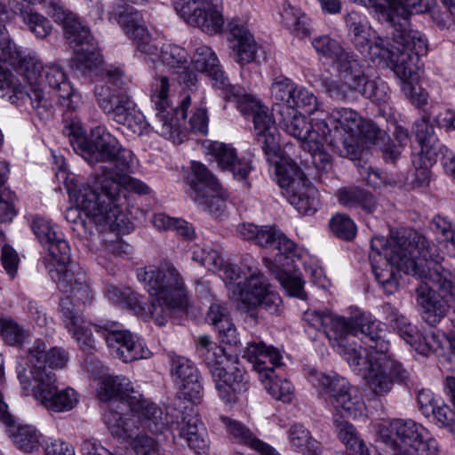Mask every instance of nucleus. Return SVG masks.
<instances>
[{
    "mask_svg": "<svg viewBox=\"0 0 455 455\" xmlns=\"http://www.w3.org/2000/svg\"><path fill=\"white\" fill-rule=\"evenodd\" d=\"M69 138L73 149L82 156L90 164L97 163H114V171H127L132 160V152L122 148L118 140L105 127L97 126L91 132L88 140L79 121L71 119L62 131Z\"/></svg>",
    "mask_w": 455,
    "mask_h": 455,
    "instance_id": "7",
    "label": "nucleus"
},
{
    "mask_svg": "<svg viewBox=\"0 0 455 455\" xmlns=\"http://www.w3.org/2000/svg\"><path fill=\"white\" fill-rule=\"evenodd\" d=\"M12 420L6 424L8 427L9 436L12 442L24 451L31 452L37 450L40 446V435L33 426L15 427Z\"/></svg>",
    "mask_w": 455,
    "mask_h": 455,
    "instance_id": "48",
    "label": "nucleus"
},
{
    "mask_svg": "<svg viewBox=\"0 0 455 455\" xmlns=\"http://www.w3.org/2000/svg\"><path fill=\"white\" fill-rule=\"evenodd\" d=\"M416 140L420 147L417 153L412 155L413 165L423 167L422 173L426 176V167H431L438 158V149L443 146L435 133V127L430 124V114H424L415 123Z\"/></svg>",
    "mask_w": 455,
    "mask_h": 455,
    "instance_id": "27",
    "label": "nucleus"
},
{
    "mask_svg": "<svg viewBox=\"0 0 455 455\" xmlns=\"http://www.w3.org/2000/svg\"><path fill=\"white\" fill-rule=\"evenodd\" d=\"M330 136L324 138L329 145L341 156L355 159L360 154L359 134L362 117L359 114L346 108H334L329 115Z\"/></svg>",
    "mask_w": 455,
    "mask_h": 455,
    "instance_id": "17",
    "label": "nucleus"
},
{
    "mask_svg": "<svg viewBox=\"0 0 455 455\" xmlns=\"http://www.w3.org/2000/svg\"><path fill=\"white\" fill-rule=\"evenodd\" d=\"M17 376L26 394H31L47 410L54 412L68 411L78 402L77 393L73 388H58L53 372H34L27 369L26 364H20L17 366Z\"/></svg>",
    "mask_w": 455,
    "mask_h": 455,
    "instance_id": "14",
    "label": "nucleus"
},
{
    "mask_svg": "<svg viewBox=\"0 0 455 455\" xmlns=\"http://www.w3.org/2000/svg\"><path fill=\"white\" fill-rule=\"evenodd\" d=\"M27 3L45 5L46 12L55 22L63 27L67 44L76 54L74 68L83 75L96 71L102 58L88 28L82 25L76 15L67 9L60 0H24Z\"/></svg>",
    "mask_w": 455,
    "mask_h": 455,
    "instance_id": "8",
    "label": "nucleus"
},
{
    "mask_svg": "<svg viewBox=\"0 0 455 455\" xmlns=\"http://www.w3.org/2000/svg\"><path fill=\"white\" fill-rule=\"evenodd\" d=\"M388 23L393 28V42L397 45L391 49L387 39L377 36L374 42L367 46L372 54L391 66L398 78L405 79L410 76L411 68L415 66V60H418L420 55L427 53V39L420 32L410 29V23L405 20L403 22Z\"/></svg>",
    "mask_w": 455,
    "mask_h": 455,
    "instance_id": "9",
    "label": "nucleus"
},
{
    "mask_svg": "<svg viewBox=\"0 0 455 455\" xmlns=\"http://www.w3.org/2000/svg\"><path fill=\"white\" fill-rule=\"evenodd\" d=\"M414 75L413 66L410 76L405 79L399 78L401 81V90L413 106L421 108L427 104L428 93L420 86L412 84L411 79Z\"/></svg>",
    "mask_w": 455,
    "mask_h": 455,
    "instance_id": "56",
    "label": "nucleus"
},
{
    "mask_svg": "<svg viewBox=\"0 0 455 455\" xmlns=\"http://www.w3.org/2000/svg\"><path fill=\"white\" fill-rule=\"evenodd\" d=\"M8 172V164L0 160V222L11 221L16 215L13 204L5 199L7 193L3 191Z\"/></svg>",
    "mask_w": 455,
    "mask_h": 455,
    "instance_id": "62",
    "label": "nucleus"
},
{
    "mask_svg": "<svg viewBox=\"0 0 455 455\" xmlns=\"http://www.w3.org/2000/svg\"><path fill=\"white\" fill-rule=\"evenodd\" d=\"M243 357L254 363V369L259 375L269 377L272 367L281 366L282 355L272 346H267L263 341H251L247 343Z\"/></svg>",
    "mask_w": 455,
    "mask_h": 455,
    "instance_id": "36",
    "label": "nucleus"
},
{
    "mask_svg": "<svg viewBox=\"0 0 455 455\" xmlns=\"http://www.w3.org/2000/svg\"><path fill=\"white\" fill-rule=\"evenodd\" d=\"M379 147L385 161L394 162L401 154L400 146L395 145L385 131L380 130L373 122L362 120L359 138Z\"/></svg>",
    "mask_w": 455,
    "mask_h": 455,
    "instance_id": "41",
    "label": "nucleus"
},
{
    "mask_svg": "<svg viewBox=\"0 0 455 455\" xmlns=\"http://www.w3.org/2000/svg\"><path fill=\"white\" fill-rule=\"evenodd\" d=\"M347 330L339 352L355 370L367 366L365 378L370 389L377 395H385L395 383L409 379L408 371L390 351V344L381 338L382 323L370 314L358 313L346 320Z\"/></svg>",
    "mask_w": 455,
    "mask_h": 455,
    "instance_id": "3",
    "label": "nucleus"
},
{
    "mask_svg": "<svg viewBox=\"0 0 455 455\" xmlns=\"http://www.w3.org/2000/svg\"><path fill=\"white\" fill-rule=\"evenodd\" d=\"M187 183L191 188L190 197L193 200H201L202 194L211 189L216 191L219 181L205 165L199 162H192L190 172L187 177Z\"/></svg>",
    "mask_w": 455,
    "mask_h": 455,
    "instance_id": "43",
    "label": "nucleus"
},
{
    "mask_svg": "<svg viewBox=\"0 0 455 455\" xmlns=\"http://www.w3.org/2000/svg\"><path fill=\"white\" fill-rule=\"evenodd\" d=\"M108 12V20L116 22L123 31L136 42V48L142 53L156 54L157 48L150 44L149 33L140 12L124 3H114Z\"/></svg>",
    "mask_w": 455,
    "mask_h": 455,
    "instance_id": "22",
    "label": "nucleus"
},
{
    "mask_svg": "<svg viewBox=\"0 0 455 455\" xmlns=\"http://www.w3.org/2000/svg\"><path fill=\"white\" fill-rule=\"evenodd\" d=\"M309 381L333 407L341 409L344 417L357 419L364 415L365 404L358 389L338 374L311 371Z\"/></svg>",
    "mask_w": 455,
    "mask_h": 455,
    "instance_id": "15",
    "label": "nucleus"
},
{
    "mask_svg": "<svg viewBox=\"0 0 455 455\" xmlns=\"http://www.w3.org/2000/svg\"><path fill=\"white\" fill-rule=\"evenodd\" d=\"M6 13L5 6L0 3V61L9 63L20 72L28 82V86L42 84L45 68H44L40 60L33 57L24 56L12 43L3 24Z\"/></svg>",
    "mask_w": 455,
    "mask_h": 455,
    "instance_id": "21",
    "label": "nucleus"
},
{
    "mask_svg": "<svg viewBox=\"0 0 455 455\" xmlns=\"http://www.w3.org/2000/svg\"><path fill=\"white\" fill-rule=\"evenodd\" d=\"M415 295L421 317L430 326L437 325L452 308L438 289L435 290L426 283L415 289Z\"/></svg>",
    "mask_w": 455,
    "mask_h": 455,
    "instance_id": "29",
    "label": "nucleus"
},
{
    "mask_svg": "<svg viewBox=\"0 0 455 455\" xmlns=\"http://www.w3.org/2000/svg\"><path fill=\"white\" fill-rule=\"evenodd\" d=\"M369 259L374 277L387 295L398 291L400 271H403L435 283L455 313V274L443 266L438 247L424 235L374 236Z\"/></svg>",
    "mask_w": 455,
    "mask_h": 455,
    "instance_id": "1",
    "label": "nucleus"
},
{
    "mask_svg": "<svg viewBox=\"0 0 455 455\" xmlns=\"http://www.w3.org/2000/svg\"><path fill=\"white\" fill-rule=\"evenodd\" d=\"M137 277L153 298L147 309L144 298L126 289L121 306L135 315L150 316L157 325L162 326L167 323L173 311L187 306L184 279L172 264L166 263L159 268H140Z\"/></svg>",
    "mask_w": 455,
    "mask_h": 455,
    "instance_id": "4",
    "label": "nucleus"
},
{
    "mask_svg": "<svg viewBox=\"0 0 455 455\" xmlns=\"http://www.w3.org/2000/svg\"><path fill=\"white\" fill-rule=\"evenodd\" d=\"M44 76L49 86L57 92L59 99L61 100L60 104L75 110L81 101V97L67 80L62 68L58 65L47 66Z\"/></svg>",
    "mask_w": 455,
    "mask_h": 455,
    "instance_id": "38",
    "label": "nucleus"
},
{
    "mask_svg": "<svg viewBox=\"0 0 455 455\" xmlns=\"http://www.w3.org/2000/svg\"><path fill=\"white\" fill-rule=\"evenodd\" d=\"M347 28L353 36V42L359 51L369 44V27L365 15L356 11H351L345 18Z\"/></svg>",
    "mask_w": 455,
    "mask_h": 455,
    "instance_id": "49",
    "label": "nucleus"
},
{
    "mask_svg": "<svg viewBox=\"0 0 455 455\" xmlns=\"http://www.w3.org/2000/svg\"><path fill=\"white\" fill-rule=\"evenodd\" d=\"M136 407L116 406L105 414V421L113 436L123 440H133L146 429L158 435L168 427L169 419L156 403L144 400L136 402Z\"/></svg>",
    "mask_w": 455,
    "mask_h": 455,
    "instance_id": "11",
    "label": "nucleus"
},
{
    "mask_svg": "<svg viewBox=\"0 0 455 455\" xmlns=\"http://www.w3.org/2000/svg\"><path fill=\"white\" fill-rule=\"evenodd\" d=\"M87 188L90 190H96L94 180L92 186L82 185L73 190L72 196L75 197L76 206L68 208L65 212V219L68 222L72 224L71 229L73 232L76 233L78 237L86 239L88 235L92 234V229L96 225L112 223L115 221L113 216H110V214H104V212H100L101 211L100 209L99 203H100V201H105L104 198H101L100 200L92 199V203L97 206V208L94 207L95 211H90L85 208L86 204H84L80 199H82L81 196H84V189ZM86 197L88 198L89 196ZM88 199L92 201L91 198Z\"/></svg>",
    "mask_w": 455,
    "mask_h": 455,
    "instance_id": "24",
    "label": "nucleus"
},
{
    "mask_svg": "<svg viewBox=\"0 0 455 455\" xmlns=\"http://www.w3.org/2000/svg\"><path fill=\"white\" fill-rule=\"evenodd\" d=\"M220 420L224 424L227 433L233 442L247 445L253 450L267 451L269 449L268 444L258 439L251 430L240 421L225 416H221Z\"/></svg>",
    "mask_w": 455,
    "mask_h": 455,
    "instance_id": "46",
    "label": "nucleus"
},
{
    "mask_svg": "<svg viewBox=\"0 0 455 455\" xmlns=\"http://www.w3.org/2000/svg\"><path fill=\"white\" fill-rule=\"evenodd\" d=\"M198 402L191 400L183 401L174 398L172 408L164 416L170 417L169 425L177 424L178 434H173L184 440L186 444L197 455L206 454L208 451V439L205 427L201 422L195 404Z\"/></svg>",
    "mask_w": 455,
    "mask_h": 455,
    "instance_id": "18",
    "label": "nucleus"
},
{
    "mask_svg": "<svg viewBox=\"0 0 455 455\" xmlns=\"http://www.w3.org/2000/svg\"><path fill=\"white\" fill-rule=\"evenodd\" d=\"M324 142L329 144L327 140L320 138L312 143L305 144L303 148L309 152L312 164L319 172H327L331 166L330 155L323 150Z\"/></svg>",
    "mask_w": 455,
    "mask_h": 455,
    "instance_id": "58",
    "label": "nucleus"
},
{
    "mask_svg": "<svg viewBox=\"0 0 455 455\" xmlns=\"http://www.w3.org/2000/svg\"><path fill=\"white\" fill-rule=\"evenodd\" d=\"M388 91L389 87L385 81L381 79L368 80L365 77L354 92L360 93L376 104H381L387 100Z\"/></svg>",
    "mask_w": 455,
    "mask_h": 455,
    "instance_id": "53",
    "label": "nucleus"
},
{
    "mask_svg": "<svg viewBox=\"0 0 455 455\" xmlns=\"http://www.w3.org/2000/svg\"><path fill=\"white\" fill-rule=\"evenodd\" d=\"M22 87L13 74L0 64V90L6 91L4 96L8 95L12 103H16L18 92Z\"/></svg>",
    "mask_w": 455,
    "mask_h": 455,
    "instance_id": "64",
    "label": "nucleus"
},
{
    "mask_svg": "<svg viewBox=\"0 0 455 455\" xmlns=\"http://www.w3.org/2000/svg\"><path fill=\"white\" fill-rule=\"evenodd\" d=\"M103 336L112 355L124 363L147 359L151 355L145 343L129 331L104 329Z\"/></svg>",
    "mask_w": 455,
    "mask_h": 455,
    "instance_id": "26",
    "label": "nucleus"
},
{
    "mask_svg": "<svg viewBox=\"0 0 455 455\" xmlns=\"http://www.w3.org/2000/svg\"><path fill=\"white\" fill-rule=\"evenodd\" d=\"M20 16L28 29L36 38L44 39L51 34L52 29V24L43 14L22 6V8H20Z\"/></svg>",
    "mask_w": 455,
    "mask_h": 455,
    "instance_id": "50",
    "label": "nucleus"
},
{
    "mask_svg": "<svg viewBox=\"0 0 455 455\" xmlns=\"http://www.w3.org/2000/svg\"><path fill=\"white\" fill-rule=\"evenodd\" d=\"M210 152L222 169L230 171L237 180H245L251 171V164L243 159H238L235 149L230 145L214 141L210 145Z\"/></svg>",
    "mask_w": 455,
    "mask_h": 455,
    "instance_id": "37",
    "label": "nucleus"
},
{
    "mask_svg": "<svg viewBox=\"0 0 455 455\" xmlns=\"http://www.w3.org/2000/svg\"><path fill=\"white\" fill-rule=\"evenodd\" d=\"M192 65L195 69L209 76L213 86L220 89L228 85L229 79L222 70L216 53L209 46L201 45L196 49Z\"/></svg>",
    "mask_w": 455,
    "mask_h": 455,
    "instance_id": "35",
    "label": "nucleus"
},
{
    "mask_svg": "<svg viewBox=\"0 0 455 455\" xmlns=\"http://www.w3.org/2000/svg\"><path fill=\"white\" fill-rule=\"evenodd\" d=\"M303 319L310 326L323 330L333 347H339V343L343 341L347 330L344 317L329 311L307 310L304 313Z\"/></svg>",
    "mask_w": 455,
    "mask_h": 455,
    "instance_id": "34",
    "label": "nucleus"
},
{
    "mask_svg": "<svg viewBox=\"0 0 455 455\" xmlns=\"http://www.w3.org/2000/svg\"><path fill=\"white\" fill-rule=\"evenodd\" d=\"M159 58L163 64L171 68H182L188 62V52L175 44H164L161 48Z\"/></svg>",
    "mask_w": 455,
    "mask_h": 455,
    "instance_id": "57",
    "label": "nucleus"
},
{
    "mask_svg": "<svg viewBox=\"0 0 455 455\" xmlns=\"http://www.w3.org/2000/svg\"><path fill=\"white\" fill-rule=\"evenodd\" d=\"M271 286L261 272L251 273L243 282L237 283L236 290L241 305L247 309L255 308L259 299Z\"/></svg>",
    "mask_w": 455,
    "mask_h": 455,
    "instance_id": "39",
    "label": "nucleus"
},
{
    "mask_svg": "<svg viewBox=\"0 0 455 455\" xmlns=\"http://www.w3.org/2000/svg\"><path fill=\"white\" fill-rule=\"evenodd\" d=\"M274 371L269 372V377L267 378L264 374L259 375L261 379L267 380L265 387L271 396L275 399L283 403H290L293 398V386L286 379H281L277 376L273 377Z\"/></svg>",
    "mask_w": 455,
    "mask_h": 455,
    "instance_id": "52",
    "label": "nucleus"
},
{
    "mask_svg": "<svg viewBox=\"0 0 455 455\" xmlns=\"http://www.w3.org/2000/svg\"><path fill=\"white\" fill-rule=\"evenodd\" d=\"M220 0H192L174 3L176 12L188 24L213 35L220 32L224 19L218 5Z\"/></svg>",
    "mask_w": 455,
    "mask_h": 455,
    "instance_id": "23",
    "label": "nucleus"
},
{
    "mask_svg": "<svg viewBox=\"0 0 455 455\" xmlns=\"http://www.w3.org/2000/svg\"><path fill=\"white\" fill-rule=\"evenodd\" d=\"M168 91L169 80L166 76H162L156 84V92L152 95V102L156 111V121L154 122L152 129L164 137H172L180 126V121L187 118V111L191 105V98L187 95L177 108H172Z\"/></svg>",
    "mask_w": 455,
    "mask_h": 455,
    "instance_id": "20",
    "label": "nucleus"
},
{
    "mask_svg": "<svg viewBox=\"0 0 455 455\" xmlns=\"http://www.w3.org/2000/svg\"><path fill=\"white\" fill-rule=\"evenodd\" d=\"M171 363V371L180 386V391L175 398L200 402L203 387L199 381L198 371L194 363L180 355H172Z\"/></svg>",
    "mask_w": 455,
    "mask_h": 455,
    "instance_id": "28",
    "label": "nucleus"
},
{
    "mask_svg": "<svg viewBox=\"0 0 455 455\" xmlns=\"http://www.w3.org/2000/svg\"><path fill=\"white\" fill-rule=\"evenodd\" d=\"M255 244L277 250L274 261L264 259L265 266L279 281L289 295L301 299H307L304 291V282L296 273H291L290 267L293 260L291 255L295 250V243L275 226L259 227Z\"/></svg>",
    "mask_w": 455,
    "mask_h": 455,
    "instance_id": "12",
    "label": "nucleus"
},
{
    "mask_svg": "<svg viewBox=\"0 0 455 455\" xmlns=\"http://www.w3.org/2000/svg\"><path fill=\"white\" fill-rule=\"evenodd\" d=\"M339 203L347 207H361L366 212L371 213L376 208L374 196L363 188H345L338 192Z\"/></svg>",
    "mask_w": 455,
    "mask_h": 455,
    "instance_id": "47",
    "label": "nucleus"
},
{
    "mask_svg": "<svg viewBox=\"0 0 455 455\" xmlns=\"http://www.w3.org/2000/svg\"><path fill=\"white\" fill-rule=\"evenodd\" d=\"M291 449L303 455H321L322 444L301 424H293L287 432Z\"/></svg>",
    "mask_w": 455,
    "mask_h": 455,
    "instance_id": "44",
    "label": "nucleus"
},
{
    "mask_svg": "<svg viewBox=\"0 0 455 455\" xmlns=\"http://www.w3.org/2000/svg\"><path fill=\"white\" fill-rule=\"evenodd\" d=\"M331 231L340 239L350 241L356 234L355 222L346 214H336L330 221Z\"/></svg>",
    "mask_w": 455,
    "mask_h": 455,
    "instance_id": "61",
    "label": "nucleus"
},
{
    "mask_svg": "<svg viewBox=\"0 0 455 455\" xmlns=\"http://www.w3.org/2000/svg\"><path fill=\"white\" fill-rule=\"evenodd\" d=\"M127 171H114L113 167L107 165L100 166L93 176L96 190L84 189V196H81L82 203L90 211H95L96 204L92 200L104 198L105 201L99 203L100 211L104 214H110L114 220L117 219L121 208L125 203L126 192L132 191L139 195L149 194L150 188L144 182L131 177Z\"/></svg>",
    "mask_w": 455,
    "mask_h": 455,
    "instance_id": "10",
    "label": "nucleus"
},
{
    "mask_svg": "<svg viewBox=\"0 0 455 455\" xmlns=\"http://www.w3.org/2000/svg\"><path fill=\"white\" fill-rule=\"evenodd\" d=\"M338 435L339 440L355 453V455H368L371 451L364 442L358 436L353 425L346 422L339 427Z\"/></svg>",
    "mask_w": 455,
    "mask_h": 455,
    "instance_id": "54",
    "label": "nucleus"
},
{
    "mask_svg": "<svg viewBox=\"0 0 455 455\" xmlns=\"http://www.w3.org/2000/svg\"><path fill=\"white\" fill-rule=\"evenodd\" d=\"M335 64L341 81L352 91L366 77L361 60L353 52L344 51Z\"/></svg>",
    "mask_w": 455,
    "mask_h": 455,
    "instance_id": "42",
    "label": "nucleus"
},
{
    "mask_svg": "<svg viewBox=\"0 0 455 455\" xmlns=\"http://www.w3.org/2000/svg\"><path fill=\"white\" fill-rule=\"evenodd\" d=\"M228 100H235L243 116H252L254 134L267 162L274 165L277 184L283 196L299 213L311 215L318 204L317 189L312 186L296 162L281 155L278 131L267 108L253 95L242 93L240 87L230 84L220 88Z\"/></svg>",
    "mask_w": 455,
    "mask_h": 455,
    "instance_id": "2",
    "label": "nucleus"
},
{
    "mask_svg": "<svg viewBox=\"0 0 455 455\" xmlns=\"http://www.w3.org/2000/svg\"><path fill=\"white\" fill-rule=\"evenodd\" d=\"M229 31L230 56L240 66L259 63L265 59L263 48L257 44L249 29L238 20L228 25Z\"/></svg>",
    "mask_w": 455,
    "mask_h": 455,
    "instance_id": "25",
    "label": "nucleus"
},
{
    "mask_svg": "<svg viewBox=\"0 0 455 455\" xmlns=\"http://www.w3.org/2000/svg\"><path fill=\"white\" fill-rule=\"evenodd\" d=\"M425 433L421 425L411 419H395L379 431L382 442L401 454L437 455L436 440L425 437Z\"/></svg>",
    "mask_w": 455,
    "mask_h": 455,
    "instance_id": "16",
    "label": "nucleus"
},
{
    "mask_svg": "<svg viewBox=\"0 0 455 455\" xmlns=\"http://www.w3.org/2000/svg\"><path fill=\"white\" fill-rule=\"evenodd\" d=\"M203 198L201 200H194L204 211H207L212 213H218L225 207V202L227 199L226 193L221 188L220 184H218L216 191L211 189L202 194Z\"/></svg>",
    "mask_w": 455,
    "mask_h": 455,
    "instance_id": "59",
    "label": "nucleus"
},
{
    "mask_svg": "<svg viewBox=\"0 0 455 455\" xmlns=\"http://www.w3.org/2000/svg\"><path fill=\"white\" fill-rule=\"evenodd\" d=\"M381 309L388 327L406 343L415 346L419 339L417 326L412 324L410 319L391 303L383 304Z\"/></svg>",
    "mask_w": 455,
    "mask_h": 455,
    "instance_id": "40",
    "label": "nucleus"
},
{
    "mask_svg": "<svg viewBox=\"0 0 455 455\" xmlns=\"http://www.w3.org/2000/svg\"><path fill=\"white\" fill-rule=\"evenodd\" d=\"M26 99L30 101L32 108L41 119L51 116L53 105L49 92H45L43 84H31L27 88L22 87L18 92L16 102Z\"/></svg>",
    "mask_w": 455,
    "mask_h": 455,
    "instance_id": "45",
    "label": "nucleus"
},
{
    "mask_svg": "<svg viewBox=\"0 0 455 455\" xmlns=\"http://www.w3.org/2000/svg\"><path fill=\"white\" fill-rule=\"evenodd\" d=\"M98 396L100 401L109 402L110 408L116 406L136 407L140 395L131 387L130 380L124 376H109L105 378L98 387Z\"/></svg>",
    "mask_w": 455,
    "mask_h": 455,
    "instance_id": "31",
    "label": "nucleus"
},
{
    "mask_svg": "<svg viewBox=\"0 0 455 455\" xmlns=\"http://www.w3.org/2000/svg\"><path fill=\"white\" fill-rule=\"evenodd\" d=\"M354 3L361 4L368 8H372L377 14L378 20L381 22H403L409 23V17L420 5L421 0H384L383 4L377 0H351Z\"/></svg>",
    "mask_w": 455,
    "mask_h": 455,
    "instance_id": "32",
    "label": "nucleus"
},
{
    "mask_svg": "<svg viewBox=\"0 0 455 455\" xmlns=\"http://www.w3.org/2000/svg\"><path fill=\"white\" fill-rule=\"evenodd\" d=\"M311 116L310 123H307L305 116L299 114L297 110L287 107H273L272 108L273 121L277 122L288 134L299 140L303 148L305 144L330 136L326 113H315Z\"/></svg>",
    "mask_w": 455,
    "mask_h": 455,
    "instance_id": "19",
    "label": "nucleus"
},
{
    "mask_svg": "<svg viewBox=\"0 0 455 455\" xmlns=\"http://www.w3.org/2000/svg\"><path fill=\"white\" fill-rule=\"evenodd\" d=\"M197 353L209 368L220 399L225 403H236L239 395L249 388L247 373L235 367L227 371L224 363L228 360L224 348L214 344L208 336L198 339Z\"/></svg>",
    "mask_w": 455,
    "mask_h": 455,
    "instance_id": "13",
    "label": "nucleus"
},
{
    "mask_svg": "<svg viewBox=\"0 0 455 455\" xmlns=\"http://www.w3.org/2000/svg\"><path fill=\"white\" fill-rule=\"evenodd\" d=\"M104 81L94 86L95 101L100 109L111 120L141 135L149 126L142 112L128 95L129 80L118 68H110L103 76Z\"/></svg>",
    "mask_w": 455,
    "mask_h": 455,
    "instance_id": "6",
    "label": "nucleus"
},
{
    "mask_svg": "<svg viewBox=\"0 0 455 455\" xmlns=\"http://www.w3.org/2000/svg\"><path fill=\"white\" fill-rule=\"evenodd\" d=\"M0 335L10 346H21L28 337V331L10 317L0 318Z\"/></svg>",
    "mask_w": 455,
    "mask_h": 455,
    "instance_id": "51",
    "label": "nucleus"
},
{
    "mask_svg": "<svg viewBox=\"0 0 455 455\" xmlns=\"http://www.w3.org/2000/svg\"><path fill=\"white\" fill-rule=\"evenodd\" d=\"M316 52L326 59L336 61L345 51L340 44L329 36H321L312 41Z\"/></svg>",
    "mask_w": 455,
    "mask_h": 455,
    "instance_id": "60",
    "label": "nucleus"
},
{
    "mask_svg": "<svg viewBox=\"0 0 455 455\" xmlns=\"http://www.w3.org/2000/svg\"><path fill=\"white\" fill-rule=\"evenodd\" d=\"M68 355L60 347L48 348L47 344L43 339H36L28 349L27 359H22L17 366L26 364L27 369L31 371L52 372L47 369H61L68 362Z\"/></svg>",
    "mask_w": 455,
    "mask_h": 455,
    "instance_id": "30",
    "label": "nucleus"
},
{
    "mask_svg": "<svg viewBox=\"0 0 455 455\" xmlns=\"http://www.w3.org/2000/svg\"><path fill=\"white\" fill-rule=\"evenodd\" d=\"M130 448L133 455H164V450L160 442L146 432L135 436L130 442Z\"/></svg>",
    "mask_w": 455,
    "mask_h": 455,
    "instance_id": "55",
    "label": "nucleus"
},
{
    "mask_svg": "<svg viewBox=\"0 0 455 455\" xmlns=\"http://www.w3.org/2000/svg\"><path fill=\"white\" fill-rule=\"evenodd\" d=\"M316 98L308 90L302 86H298L295 92L294 104L291 105L292 109L297 110L299 108L305 110L309 115L315 113H320L316 108Z\"/></svg>",
    "mask_w": 455,
    "mask_h": 455,
    "instance_id": "63",
    "label": "nucleus"
},
{
    "mask_svg": "<svg viewBox=\"0 0 455 455\" xmlns=\"http://www.w3.org/2000/svg\"><path fill=\"white\" fill-rule=\"evenodd\" d=\"M31 228L39 242L49 251L52 259L60 258L62 262L68 259L70 247L62 234L56 231L50 221L36 217Z\"/></svg>",
    "mask_w": 455,
    "mask_h": 455,
    "instance_id": "33",
    "label": "nucleus"
},
{
    "mask_svg": "<svg viewBox=\"0 0 455 455\" xmlns=\"http://www.w3.org/2000/svg\"><path fill=\"white\" fill-rule=\"evenodd\" d=\"M52 260L55 263L49 269L50 276L57 283L60 291L68 294L60 302V312L65 327L83 349L93 348L94 340L91 330L73 302L75 299L78 305H87L93 299L86 273L71 262L70 251L67 261L62 262L60 258Z\"/></svg>",
    "mask_w": 455,
    "mask_h": 455,
    "instance_id": "5",
    "label": "nucleus"
}]
</instances>
